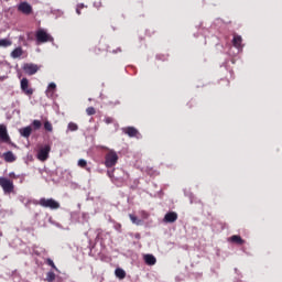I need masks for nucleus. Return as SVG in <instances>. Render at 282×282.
<instances>
[{"label":"nucleus","instance_id":"nucleus-11","mask_svg":"<svg viewBox=\"0 0 282 282\" xmlns=\"http://www.w3.org/2000/svg\"><path fill=\"white\" fill-rule=\"evenodd\" d=\"M122 131L126 133V135H129V138H138L140 135L138 129L133 127L122 128Z\"/></svg>","mask_w":282,"mask_h":282},{"label":"nucleus","instance_id":"nucleus-6","mask_svg":"<svg viewBox=\"0 0 282 282\" xmlns=\"http://www.w3.org/2000/svg\"><path fill=\"white\" fill-rule=\"evenodd\" d=\"M22 69L24 73L28 74V76H34V74H36V72H39L41 67H39V65L33 63H26L23 65Z\"/></svg>","mask_w":282,"mask_h":282},{"label":"nucleus","instance_id":"nucleus-30","mask_svg":"<svg viewBox=\"0 0 282 282\" xmlns=\"http://www.w3.org/2000/svg\"><path fill=\"white\" fill-rule=\"evenodd\" d=\"M78 166H80V169H85V166H87V161L84 160V159H80V160L78 161Z\"/></svg>","mask_w":282,"mask_h":282},{"label":"nucleus","instance_id":"nucleus-27","mask_svg":"<svg viewBox=\"0 0 282 282\" xmlns=\"http://www.w3.org/2000/svg\"><path fill=\"white\" fill-rule=\"evenodd\" d=\"M84 8H87V6H85V3H79V4H77V6H76V13H77L78 15L83 14L82 10H83Z\"/></svg>","mask_w":282,"mask_h":282},{"label":"nucleus","instance_id":"nucleus-34","mask_svg":"<svg viewBox=\"0 0 282 282\" xmlns=\"http://www.w3.org/2000/svg\"><path fill=\"white\" fill-rule=\"evenodd\" d=\"M88 100H89V102H91V98H89Z\"/></svg>","mask_w":282,"mask_h":282},{"label":"nucleus","instance_id":"nucleus-2","mask_svg":"<svg viewBox=\"0 0 282 282\" xmlns=\"http://www.w3.org/2000/svg\"><path fill=\"white\" fill-rule=\"evenodd\" d=\"M118 153L113 150H109L105 155V166L107 169H113L116 164H118Z\"/></svg>","mask_w":282,"mask_h":282},{"label":"nucleus","instance_id":"nucleus-7","mask_svg":"<svg viewBox=\"0 0 282 282\" xmlns=\"http://www.w3.org/2000/svg\"><path fill=\"white\" fill-rule=\"evenodd\" d=\"M21 89L26 96H32L34 94V90L30 88V82L28 78L21 79Z\"/></svg>","mask_w":282,"mask_h":282},{"label":"nucleus","instance_id":"nucleus-12","mask_svg":"<svg viewBox=\"0 0 282 282\" xmlns=\"http://www.w3.org/2000/svg\"><path fill=\"white\" fill-rule=\"evenodd\" d=\"M116 170H108L107 175L110 177V180L116 181V182H124V176H118L115 174Z\"/></svg>","mask_w":282,"mask_h":282},{"label":"nucleus","instance_id":"nucleus-35","mask_svg":"<svg viewBox=\"0 0 282 282\" xmlns=\"http://www.w3.org/2000/svg\"><path fill=\"white\" fill-rule=\"evenodd\" d=\"M12 175H13V174L11 173V174H10V177H12Z\"/></svg>","mask_w":282,"mask_h":282},{"label":"nucleus","instance_id":"nucleus-22","mask_svg":"<svg viewBox=\"0 0 282 282\" xmlns=\"http://www.w3.org/2000/svg\"><path fill=\"white\" fill-rule=\"evenodd\" d=\"M45 281L47 282L56 281V273H54L53 271L47 272Z\"/></svg>","mask_w":282,"mask_h":282},{"label":"nucleus","instance_id":"nucleus-21","mask_svg":"<svg viewBox=\"0 0 282 282\" xmlns=\"http://www.w3.org/2000/svg\"><path fill=\"white\" fill-rule=\"evenodd\" d=\"M55 90H56V84L55 83H51L48 85L47 90H46V95L47 96H53Z\"/></svg>","mask_w":282,"mask_h":282},{"label":"nucleus","instance_id":"nucleus-17","mask_svg":"<svg viewBox=\"0 0 282 282\" xmlns=\"http://www.w3.org/2000/svg\"><path fill=\"white\" fill-rule=\"evenodd\" d=\"M20 56H23V48L18 47L11 52L12 58H20Z\"/></svg>","mask_w":282,"mask_h":282},{"label":"nucleus","instance_id":"nucleus-5","mask_svg":"<svg viewBox=\"0 0 282 282\" xmlns=\"http://www.w3.org/2000/svg\"><path fill=\"white\" fill-rule=\"evenodd\" d=\"M51 151H52V147H50V145H44V147L40 148V150L37 152V160H40V162H45L47 160V158H50Z\"/></svg>","mask_w":282,"mask_h":282},{"label":"nucleus","instance_id":"nucleus-15","mask_svg":"<svg viewBox=\"0 0 282 282\" xmlns=\"http://www.w3.org/2000/svg\"><path fill=\"white\" fill-rule=\"evenodd\" d=\"M232 243H237L238 246H243L246 240L241 238V236L234 235L229 238Z\"/></svg>","mask_w":282,"mask_h":282},{"label":"nucleus","instance_id":"nucleus-13","mask_svg":"<svg viewBox=\"0 0 282 282\" xmlns=\"http://www.w3.org/2000/svg\"><path fill=\"white\" fill-rule=\"evenodd\" d=\"M143 260L147 265H155V263H158V259H155V256L149 253L143 256Z\"/></svg>","mask_w":282,"mask_h":282},{"label":"nucleus","instance_id":"nucleus-20","mask_svg":"<svg viewBox=\"0 0 282 282\" xmlns=\"http://www.w3.org/2000/svg\"><path fill=\"white\" fill-rule=\"evenodd\" d=\"M241 36L236 35L234 36L232 43H234V47H237L238 50L241 47Z\"/></svg>","mask_w":282,"mask_h":282},{"label":"nucleus","instance_id":"nucleus-31","mask_svg":"<svg viewBox=\"0 0 282 282\" xmlns=\"http://www.w3.org/2000/svg\"><path fill=\"white\" fill-rule=\"evenodd\" d=\"M105 122H106V124H111V123L113 122V118H111V117H106V118H105Z\"/></svg>","mask_w":282,"mask_h":282},{"label":"nucleus","instance_id":"nucleus-14","mask_svg":"<svg viewBox=\"0 0 282 282\" xmlns=\"http://www.w3.org/2000/svg\"><path fill=\"white\" fill-rule=\"evenodd\" d=\"M19 133L22 135V138H30V135H32V126L21 128Z\"/></svg>","mask_w":282,"mask_h":282},{"label":"nucleus","instance_id":"nucleus-25","mask_svg":"<svg viewBox=\"0 0 282 282\" xmlns=\"http://www.w3.org/2000/svg\"><path fill=\"white\" fill-rule=\"evenodd\" d=\"M32 127L35 129V131H39V129H41V127H43V123L39 120H33Z\"/></svg>","mask_w":282,"mask_h":282},{"label":"nucleus","instance_id":"nucleus-33","mask_svg":"<svg viewBox=\"0 0 282 282\" xmlns=\"http://www.w3.org/2000/svg\"><path fill=\"white\" fill-rule=\"evenodd\" d=\"M119 173H122L124 175V171H122V170H119Z\"/></svg>","mask_w":282,"mask_h":282},{"label":"nucleus","instance_id":"nucleus-4","mask_svg":"<svg viewBox=\"0 0 282 282\" xmlns=\"http://www.w3.org/2000/svg\"><path fill=\"white\" fill-rule=\"evenodd\" d=\"M0 186L6 194L14 193V183L6 177H0Z\"/></svg>","mask_w":282,"mask_h":282},{"label":"nucleus","instance_id":"nucleus-10","mask_svg":"<svg viewBox=\"0 0 282 282\" xmlns=\"http://www.w3.org/2000/svg\"><path fill=\"white\" fill-rule=\"evenodd\" d=\"M163 221L165 224H175V221H177V213L169 212L167 214H165Z\"/></svg>","mask_w":282,"mask_h":282},{"label":"nucleus","instance_id":"nucleus-32","mask_svg":"<svg viewBox=\"0 0 282 282\" xmlns=\"http://www.w3.org/2000/svg\"><path fill=\"white\" fill-rule=\"evenodd\" d=\"M94 6H95V8H101L102 7V2H95Z\"/></svg>","mask_w":282,"mask_h":282},{"label":"nucleus","instance_id":"nucleus-9","mask_svg":"<svg viewBox=\"0 0 282 282\" xmlns=\"http://www.w3.org/2000/svg\"><path fill=\"white\" fill-rule=\"evenodd\" d=\"M0 140L1 142H10V134L6 124H0Z\"/></svg>","mask_w":282,"mask_h":282},{"label":"nucleus","instance_id":"nucleus-28","mask_svg":"<svg viewBox=\"0 0 282 282\" xmlns=\"http://www.w3.org/2000/svg\"><path fill=\"white\" fill-rule=\"evenodd\" d=\"M87 116H96V108L95 107H88L86 109Z\"/></svg>","mask_w":282,"mask_h":282},{"label":"nucleus","instance_id":"nucleus-24","mask_svg":"<svg viewBox=\"0 0 282 282\" xmlns=\"http://www.w3.org/2000/svg\"><path fill=\"white\" fill-rule=\"evenodd\" d=\"M44 129H45V131H48L50 133H52V131H54V127L52 126V122H50V121L44 122Z\"/></svg>","mask_w":282,"mask_h":282},{"label":"nucleus","instance_id":"nucleus-16","mask_svg":"<svg viewBox=\"0 0 282 282\" xmlns=\"http://www.w3.org/2000/svg\"><path fill=\"white\" fill-rule=\"evenodd\" d=\"M3 158L7 162H17V156L12 151H8L3 153Z\"/></svg>","mask_w":282,"mask_h":282},{"label":"nucleus","instance_id":"nucleus-23","mask_svg":"<svg viewBox=\"0 0 282 282\" xmlns=\"http://www.w3.org/2000/svg\"><path fill=\"white\" fill-rule=\"evenodd\" d=\"M12 45V41L8 39H0V47H10Z\"/></svg>","mask_w":282,"mask_h":282},{"label":"nucleus","instance_id":"nucleus-1","mask_svg":"<svg viewBox=\"0 0 282 282\" xmlns=\"http://www.w3.org/2000/svg\"><path fill=\"white\" fill-rule=\"evenodd\" d=\"M36 204L42 206V208H50L51 210H58L61 208V203L54 198H41Z\"/></svg>","mask_w":282,"mask_h":282},{"label":"nucleus","instance_id":"nucleus-8","mask_svg":"<svg viewBox=\"0 0 282 282\" xmlns=\"http://www.w3.org/2000/svg\"><path fill=\"white\" fill-rule=\"evenodd\" d=\"M18 10L19 12H22V14H32V7L28 2H21L20 4H18Z\"/></svg>","mask_w":282,"mask_h":282},{"label":"nucleus","instance_id":"nucleus-26","mask_svg":"<svg viewBox=\"0 0 282 282\" xmlns=\"http://www.w3.org/2000/svg\"><path fill=\"white\" fill-rule=\"evenodd\" d=\"M67 131H78V126L75 122H69L67 126Z\"/></svg>","mask_w":282,"mask_h":282},{"label":"nucleus","instance_id":"nucleus-3","mask_svg":"<svg viewBox=\"0 0 282 282\" xmlns=\"http://www.w3.org/2000/svg\"><path fill=\"white\" fill-rule=\"evenodd\" d=\"M35 39L37 43H52L54 41V37L50 35L45 30L40 29L35 33Z\"/></svg>","mask_w":282,"mask_h":282},{"label":"nucleus","instance_id":"nucleus-19","mask_svg":"<svg viewBox=\"0 0 282 282\" xmlns=\"http://www.w3.org/2000/svg\"><path fill=\"white\" fill-rule=\"evenodd\" d=\"M129 218L132 221V224H134L135 226H142V220L135 217V215L130 214Z\"/></svg>","mask_w":282,"mask_h":282},{"label":"nucleus","instance_id":"nucleus-29","mask_svg":"<svg viewBox=\"0 0 282 282\" xmlns=\"http://www.w3.org/2000/svg\"><path fill=\"white\" fill-rule=\"evenodd\" d=\"M46 263L47 265H51V268H53V270H58V268H56V264H54V260L52 259H46Z\"/></svg>","mask_w":282,"mask_h":282},{"label":"nucleus","instance_id":"nucleus-18","mask_svg":"<svg viewBox=\"0 0 282 282\" xmlns=\"http://www.w3.org/2000/svg\"><path fill=\"white\" fill-rule=\"evenodd\" d=\"M115 274L117 279H124V276H127V272L120 268L116 269Z\"/></svg>","mask_w":282,"mask_h":282}]
</instances>
